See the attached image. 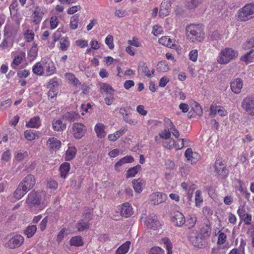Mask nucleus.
I'll list each match as a JSON object with an SVG mask.
<instances>
[{
	"label": "nucleus",
	"mask_w": 254,
	"mask_h": 254,
	"mask_svg": "<svg viewBox=\"0 0 254 254\" xmlns=\"http://www.w3.org/2000/svg\"><path fill=\"white\" fill-rule=\"evenodd\" d=\"M254 47V37L248 40L243 44L242 48L245 50H247Z\"/></svg>",
	"instance_id": "43"
},
{
	"label": "nucleus",
	"mask_w": 254,
	"mask_h": 254,
	"mask_svg": "<svg viewBox=\"0 0 254 254\" xmlns=\"http://www.w3.org/2000/svg\"><path fill=\"white\" fill-rule=\"evenodd\" d=\"M159 42L161 45L170 48H174L176 45L172 40L168 36H163L159 39Z\"/></svg>",
	"instance_id": "22"
},
{
	"label": "nucleus",
	"mask_w": 254,
	"mask_h": 254,
	"mask_svg": "<svg viewBox=\"0 0 254 254\" xmlns=\"http://www.w3.org/2000/svg\"><path fill=\"white\" fill-rule=\"evenodd\" d=\"M72 129L74 136L77 139H80L84 135L86 127L81 123H75L72 125Z\"/></svg>",
	"instance_id": "8"
},
{
	"label": "nucleus",
	"mask_w": 254,
	"mask_h": 254,
	"mask_svg": "<svg viewBox=\"0 0 254 254\" xmlns=\"http://www.w3.org/2000/svg\"><path fill=\"white\" fill-rule=\"evenodd\" d=\"M78 231H83L89 228L88 222L82 219L80 222H78L76 225Z\"/></svg>",
	"instance_id": "40"
},
{
	"label": "nucleus",
	"mask_w": 254,
	"mask_h": 254,
	"mask_svg": "<svg viewBox=\"0 0 254 254\" xmlns=\"http://www.w3.org/2000/svg\"><path fill=\"white\" fill-rule=\"evenodd\" d=\"M188 38L192 42H201L204 39V32L199 25L190 24L186 27Z\"/></svg>",
	"instance_id": "1"
},
{
	"label": "nucleus",
	"mask_w": 254,
	"mask_h": 254,
	"mask_svg": "<svg viewBox=\"0 0 254 254\" xmlns=\"http://www.w3.org/2000/svg\"><path fill=\"white\" fill-rule=\"evenodd\" d=\"M57 17L56 16H52L50 19V26L52 29L56 28L58 26Z\"/></svg>",
	"instance_id": "58"
},
{
	"label": "nucleus",
	"mask_w": 254,
	"mask_h": 254,
	"mask_svg": "<svg viewBox=\"0 0 254 254\" xmlns=\"http://www.w3.org/2000/svg\"><path fill=\"white\" fill-rule=\"evenodd\" d=\"M43 69L46 75L49 76L55 72L56 67L54 63L51 60H48L43 65Z\"/></svg>",
	"instance_id": "16"
},
{
	"label": "nucleus",
	"mask_w": 254,
	"mask_h": 254,
	"mask_svg": "<svg viewBox=\"0 0 254 254\" xmlns=\"http://www.w3.org/2000/svg\"><path fill=\"white\" fill-rule=\"evenodd\" d=\"M24 136L28 140H33L35 139V133L31 129L26 130L24 132Z\"/></svg>",
	"instance_id": "49"
},
{
	"label": "nucleus",
	"mask_w": 254,
	"mask_h": 254,
	"mask_svg": "<svg viewBox=\"0 0 254 254\" xmlns=\"http://www.w3.org/2000/svg\"><path fill=\"white\" fill-rule=\"evenodd\" d=\"M133 161L134 159L131 156H126L121 159L116 163L115 165V168L116 170L119 171L120 167L122 166L123 164L131 163Z\"/></svg>",
	"instance_id": "19"
},
{
	"label": "nucleus",
	"mask_w": 254,
	"mask_h": 254,
	"mask_svg": "<svg viewBox=\"0 0 254 254\" xmlns=\"http://www.w3.org/2000/svg\"><path fill=\"white\" fill-rule=\"evenodd\" d=\"M70 244L71 246L75 247L81 246L83 245V242L81 237L79 236H77L72 237L70 240Z\"/></svg>",
	"instance_id": "32"
},
{
	"label": "nucleus",
	"mask_w": 254,
	"mask_h": 254,
	"mask_svg": "<svg viewBox=\"0 0 254 254\" xmlns=\"http://www.w3.org/2000/svg\"><path fill=\"white\" fill-rule=\"evenodd\" d=\"M69 170L70 164L69 163L64 162L63 163L60 167L61 177L64 179H65Z\"/></svg>",
	"instance_id": "25"
},
{
	"label": "nucleus",
	"mask_w": 254,
	"mask_h": 254,
	"mask_svg": "<svg viewBox=\"0 0 254 254\" xmlns=\"http://www.w3.org/2000/svg\"><path fill=\"white\" fill-rule=\"evenodd\" d=\"M171 0H163L162 2L159 10V16L164 17L168 15L171 10Z\"/></svg>",
	"instance_id": "11"
},
{
	"label": "nucleus",
	"mask_w": 254,
	"mask_h": 254,
	"mask_svg": "<svg viewBox=\"0 0 254 254\" xmlns=\"http://www.w3.org/2000/svg\"><path fill=\"white\" fill-rule=\"evenodd\" d=\"M26 202L30 207L39 205L40 200L38 194L35 191H31L28 195Z\"/></svg>",
	"instance_id": "10"
},
{
	"label": "nucleus",
	"mask_w": 254,
	"mask_h": 254,
	"mask_svg": "<svg viewBox=\"0 0 254 254\" xmlns=\"http://www.w3.org/2000/svg\"><path fill=\"white\" fill-rule=\"evenodd\" d=\"M242 107L247 114L254 118V98L247 97L245 98L242 103Z\"/></svg>",
	"instance_id": "5"
},
{
	"label": "nucleus",
	"mask_w": 254,
	"mask_h": 254,
	"mask_svg": "<svg viewBox=\"0 0 254 254\" xmlns=\"http://www.w3.org/2000/svg\"><path fill=\"white\" fill-rule=\"evenodd\" d=\"M27 156L28 153L26 151L24 152V153L18 152L16 154L15 158L17 161H20L23 160L24 158L26 157Z\"/></svg>",
	"instance_id": "59"
},
{
	"label": "nucleus",
	"mask_w": 254,
	"mask_h": 254,
	"mask_svg": "<svg viewBox=\"0 0 254 254\" xmlns=\"http://www.w3.org/2000/svg\"><path fill=\"white\" fill-rule=\"evenodd\" d=\"M133 213L132 208L128 203L122 204L121 208V215L126 218L131 216Z\"/></svg>",
	"instance_id": "17"
},
{
	"label": "nucleus",
	"mask_w": 254,
	"mask_h": 254,
	"mask_svg": "<svg viewBox=\"0 0 254 254\" xmlns=\"http://www.w3.org/2000/svg\"><path fill=\"white\" fill-rule=\"evenodd\" d=\"M172 220L177 226H181L185 222V218L184 215L179 211L174 212Z\"/></svg>",
	"instance_id": "15"
},
{
	"label": "nucleus",
	"mask_w": 254,
	"mask_h": 254,
	"mask_svg": "<svg viewBox=\"0 0 254 254\" xmlns=\"http://www.w3.org/2000/svg\"><path fill=\"white\" fill-rule=\"evenodd\" d=\"M65 76L68 80L71 82L74 85H76L79 82V80L75 78L74 75L72 73H66Z\"/></svg>",
	"instance_id": "47"
},
{
	"label": "nucleus",
	"mask_w": 254,
	"mask_h": 254,
	"mask_svg": "<svg viewBox=\"0 0 254 254\" xmlns=\"http://www.w3.org/2000/svg\"><path fill=\"white\" fill-rule=\"evenodd\" d=\"M20 184H22L26 190L29 191L31 190L35 184V179L33 175L29 174L25 177L21 182Z\"/></svg>",
	"instance_id": "12"
},
{
	"label": "nucleus",
	"mask_w": 254,
	"mask_h": 254,
	"mask_svg": "<svg viewBox=\"0 0 254 254\" xmlns=\"http://www.w3.org/2000/svg\"><path fill=\"white\" fill-rule=\"evenodd\" d=\"M243 85V81L239 78L234 79L231 82L230 84L232 91L235 94H238L241 92Z\"/></svg>",
	"instance_id": "14"
},
{
	"label": "nucleus",
	"mask_w": 254,
	"mask_h": 254,
	"mask_svg": "<svg viewBox=\"0 0 254 254\" xmlns=\"http://www.w3.org/2000/svg\"><path fill=\"white\" fill-rule=\"evenodd\" d=\"M167 195L163 192H156L151 194L149 197V203L153 205H156L165 201Z\"/></svg>",
	"instance_id": "7"
},
{
	"label": "nucleus",
	"mask_w": 254,
	"mask_h": 254,
	"mask_svg": "<svg viewBox=\"0 0 254 254\" xmlns=\"http://www.w3.org/2000/svg\"><path fill=\"white\" fill-rule=\"evenodd\" d=\"M215 172L222 178L226 177L228 174V171L221 159H216L214 165Z\"/></svg>",
	"instance_id": "9"
},
{
	"label": "nucleus",
	"mask_w": 254,
	"mask_h": 254,
	"mask_svg": "<svg viewBox=\"0 0 254 254\" xmlns=\"http://www.w3.org/2000/svg\"><path fill=\"white\" fill-rule=\"evenodd\" d=\"M242 219L245 224L250 225L251 224L252 215L250 214L246 213Z\"/></svg>",
	"instance_id": "64"
},
{
	"label": "nucleus",
	"mask_w": 254,
	"mask_h": 254,
	"mask_svg": "<svg viewBox=\"0 0 254 254\" xmlns=\"http://www.w3.org/2000/svg\"><path fill=\"white\" fill-rule=\"evenodd\" d=\"M254 17V3L245 5L238 12V18L241 21H247Z\"/></svg>",
	"instance_id": "3"
},
{
	"label": "nucleus",
	"mask_w": 254,
	"mask_h": 254,
	"mask_svg": "<svg viewBox=\"0 0 254 254\" xmlns=\"http://www.w3.org/2000/svg\"><path fill=\"white\" fill-rule=\"evenodd\" d=\"M79 16L77 14L72 16L70 19V28L73 30L76 29L77 28Z\"/></svg>",
	"instance_id": "41"
},
{
	"label": "nucleus",
	"mask_w": 254,
	"mask_h": 254,
	"mask_svg": "<svg viewBox=\"0 0 254 254\" xmlns=\"http://www.w3.org/2000/svg\"><path fill=\"white\" fill-rule=\"evenodd\" d=\"M149 254H164V253L160 248L154 247L151 249Z\"/></svg>",
	"instance_id": "55"
},
{
	"label": "nucleus",
	"mask_w": 254,
	"mask_h": 254,
	"mask_svg": "<svg viewBox=\"0 0 254 254\" xmlns=\"http://www.w3.org/2000/svg\"><path fill=\"white\" fill-rule=\"evenodd\" d=\"M69 40L67 37L62 38L60 41V49L63 51H66L69 46Z\"/></svg>",
	"instance_id": "39"
},
{
	"label": "nucleus",
	"mask_w": 254,
	"mask_h": 254,
	"mask_svg": "<svg viewBox=\"0 0 254 254\" xmlns=\"http://www.w3.org/2000/svg\"><path fill=\"white\" fill-rule=\"evenodd\" d=\"M159 136L163 139H168L171 137V133L169 131L165 129L159 134Z\"/></svg>",
	"instance_id": "61"
},
{
	"label": "nucleus",
	"mask_w": 254,
	"mask_h": 254,
	"mask_svg": "<svg viewBox=\"0 0 254 254\" xmlns=\"http://www.w3.org/2000/svg\"><path fill=\"white\" fill-rule=\"evenodd\" d=\"M105 126L101 123H98L95 126V131L99 138H102L105 136Z\"/></svg>",
	"instance_id": "21"
},
{
	"label": "nucleus",
	"mask_w": 254,
	"mask_h": 254,
	"mask_svg": "<svg viewBox=\"0 0 254 254\" xmlns=\"http://www.w3.org/2000/svg\"><path fill=\"white\" fill-rule=\"evenodd\" d=\"M185 157L189 161H190L192 163H195L197 160L198 154L196 152H193L191 148H188L185 153Z\"/></svg>",
	"instance_id": "18"
},
{
	"label": "nucleus",
	"mask_w": 254,
	"mask_h": 254,
	"mask_svg": "<svg viewBox=\"0 0 254 254\" xmlns=\"http://www.w3.org/2000/svg\"><path fill=\"white\" fill-rule=\"evenodd\" d=\"M24 239L20 235H15L10 238L5 244V247L14 249L20 247L24 243Z\"/></svg>",
	"instance_id": "6"
},
{
	"label": "nucleus",
	"mask_w": 254,
	"mask_h": 254,
	"mask_svg": "<svg viewBox=\"0 0 254 254\" xmlns=\"http://www.w3.org/2000/svg\"><path fill=\"white\" fill-rule=\"evenodd\" d=\"M254 50H251L249 52H247L246 54L242 56L240 58V60L242 61H244L245 62H248V61H250L253 57H251V55L253 53Z\"/></svg>",
	"instance_id": "51"
},
{
	"label": "nucleus",
	"mask_w": 254,
	"mask_h": 254,
	"mask_svg": "<svg viewBox=\"0 0 254 254\" xmlns=\"http://www.w3.org/2000/svg\"><path fill=\"white\" fill-rule=\"evenodd\" d=\"M162 241L166 246V249L168 251L167 254H172V244L168 238H165L162 239Z\"/></svg>",
	"instance_id": "46"
},
{
	"label": "nucleus",
	"mask_w": 254,
	"mask_h": 254,
	"mask_svg": "<svg viewBox=\"0 0 254 254\" xmlns=\"http://www.w3.org/2000/svg\"><path fill=\"white\" fill-rule=\"evenodd\" d=\"M146 226L150 229L156 230L158 229L161 225L157 220V217L155 215L149 216L146 218L145 221Z\"/></svg>",
	"instance_id": "13"
},
{
	"label": "nucleus",
	"mask_w": 254,
	"mask_h": 254,
	"mask_svg": "<svg viewBox=\"0 0 254 254\" xmlns=\"http://www.w3.org/2000/svg\"><path fill=\"white\" fill-rule=\"evenodd\" d=\"M125 132V130L120 129L114 133L110 134L108 135V139L109 140L112 141H116L119 137L122 136Z\"/></svg>",
	"instance_id": "29"
},
{
	"label": "nucleus",
	"mask_w": 254,
	"mask_h": 254,
	"mask_svg": "<svg viewBox=\"0 0 254 254\" xmlns=\"http://www.w3.org/2000/svg\"><path fill=\"white\" fill-rule=\"evenodd\" d=\"M142 180L140 178L137 180H133L132 181V183L133 185V189L136 192L139 193L142 191Z\"/></svg>",
	"instance_id": "27"
},
{
	"label": "nucleus",
	"mask_w": 254,
	"mask_h": 254,
	"mask_svg": "<svg viewBox=\"0 0 254 254\" xmlns=\"http://www.w3.org/2000/svg\"><path fill=\"white\" fill-rule=\"evenodd\" d=\"M76 149L75 147L69 148L65 153V159L67 161L72 160L75 156Z\"/></svg>",
	"instance_id": "34"
},
{
	"label": "nucleus",
	"mask_w": 254,
	"mask_h": 254,
	"mask_svg": "<svg viewBox=\"0 0 254 254\" xmlns=\"http://www.w3.org/2000/svg\"><path fill=\"white\" fill-rule=\"evenodd\" d=\"M189 239L190 242L195 247L202 248L205 245L203 234L196 231H192L190 233Z\"/></svg>",
	"instance_id": "4"
},
{
	"label": "nucleus",
	"mask_w": 254,
	"mask_h": 254,
	"mask_svg": "<svg viewBox=\"0 0 254 254\" xmlns=\"http://www.w3.org/2000/svg\"><path fill=\"white\" fill-rule=\"evenodd\" d=\"M210 38L211 41L218 40L220 39V34L217 30H215L210 34Z\"/></svg>",
	"instance_id": "54"
},
{
	"label": "nucleus",
	"mask_w": 254,
	"mask_h": 254,
	"mask_svg": "<svg viewBox=\"0 0 254 254\" xmlns=\"http://www.w3.org/2000/svg\"><path fill=\"white\" fill-rule=\"evenodd\" d=\"M49 91L48 92V96L52 101L55 100V98L56 97L58 94V89L55 88H49Z\"/></svg>",
	"instance_id": "48"
},
{
	"label": "nucleus",
	"mask_w": 254,
	"mask_h": 254,
	"mask_svg": "<svg viewBox=\"0 0 254 254\" xmlns=\"http://www.w3.org/2000/svg\"><path fill=\"white\" fill-rule=\"evenodd\" d=\"M40 118L38 116L31 119L26 124V126L29 127H38L40 126Z\"/></svg>",
	"instance_id": "30"
},
{
	"label": "nucleus",
	"mask_w": 254,
	"mask_h": 254,
	"mask_svg": "<svg viewBox=\"0 0 254 254\" xmlns=\"http://www.w3.org/2000/svg\"><path fill=\"white\" fill-rule=\"evenodd\" d=\"M191 109L196 115L201 116L202 115V109L200 105L196 102L194 101L191 105Z\"/></svg>",
	"instance_id": "37"
},
{
	"label": "nucleus",
	"mask_w": 254,
	"mask_h": 254,
	"mask_svg": "<svg viewBox=\"0 0 254 254\" xmlns=\"http://www.w3.org/2000/svg\"><path fill=\"white\" fill-rule=\"evenodd\" d=\"M130 245V241H126L124 244L120 246L116 250V254H127Z\"/></svg>",
	"instance_id": "24"
},
{
	"label": "nucleus",
	"mask_w": 254,
	"mask_h": 254,
	"mask_svg": "<svg viewBox=\"0 0 254 254\" xmlns=\"http://www.w3.org/2000/svg\"><path fill=\"white\" fill-rule=\"evenodd\" d=\"M36 230L37 227L36 225H33L29 226L26 230H24V234L26 235L27 238H30L34 235Z\"/></svg>",
	"instance_id": "35"
},
{
	"label": "nucleus",
	"mask_w": 254,
	"mask_h": 254,
	"mask_svg": "<svg viewBox=\"0 0 254 254\" xmlns=\"http://www.w3.org/2000/svg\"><path fill=\"white\" fill-rule=\"evenodd\" d=\"M101 89L103 90L105 92L109 93H111L110 91L113 90L112 87L107 83H102L101 85Z\"/></svg>",
	"instance_id": "63"
},
{
	"label": "nucleus",
	"mask_w": 254,
	"mask_h": 254,
	"mask_svg": "<svg viewBox=\"0 0 254 254\" xmlns=\"http://www.w3.org/2000/svg\"><path fill=\"white\" fill-rule=\"evenodd\" d=\"M190 59L193 62H196L197 61V56H198V52L197 50H191L189 54Z\"/></svg>",
	"instance_id": "53"
},
{
	"label": "nucleus",
	"mask_w": 254,
	"mask_h": 254,
	"mask_svg": "<svg viewBox=\"0 0 254 254\" xmlns=\"http://www.w3.org/2000/svg\"><path fill=\"white\" fill-rule=\"evenodd\" d=\"M196 222V217L193 215H189L187 221V225L189 228H192L194 226Z\"/></svg>",
	"instance_id": "45"
},
{
	"label": "nucleus",
	"mask_w": 254,
	"mask_h": 254,
	"mask_svg": "<svg viewBox=\"0 0 254 254\" xmlns=\"http://www.w3.org/2000/svg\"><path fill=\"white\" fill-rule=\"evenodd\" d=\"M201 191L200 190H197L195 192V204L196 206L199 205L200 203L202 201V199L201 198L200 195H201Z\"/></svg>",
	"instance_id": "52"
},
{
	"label": "nucleus",
	"mask_w": 254,
	"mask_h": 254,
	"mask_svg": "<svg viewBox=\"0 0 254 254\" xmlns=\"http://www.w3.org/2000/svg\"><path fill=\"white\" fill-rule=\"evenodd\" d=\"M22 60V58L21 56H17L16 57H15V58L14 59L12 63H11V66L13 67V68H15V67H14V65H19L21 63V61Z\"/></svg>",
	"instance_id": "60"
},
{
	"label": "nucleus",
	"mask_w": 254,
	"mask_h": 254,
	"mask_svg": "<svg viewBox=\"0 0 254 254\" xmlns=\"http://www.w3.org/2000/svg\"><path fill=\"white\" fill-rule=\"evenodd\" d=\"M12 28L10 26H6L4 29V35L7 38L10 37L12 36Z\"/></svg>",
	"instance_id": "56"
},
{
	"label": "nucleus",
	"mask_w": 254,
	"mask_h": 254,
	"mask_svg": "<svg viewBox=\"0 0 254 254\" xmlns=\"http://www.w3.org/2000/svg\"><path fill=\"white\" fill-rule=\"evenodd\" d=\"M43 15V13L40 10V9L36 8V10L34 12V16L33 20V22L35 24L39 23L41 20Z\"/></svg>",
	"instance_id": "38"
},
{
	"label": "nucleus",
	"mask_w": 254,
	"mask_h": 254,
	"mask_svg": "<svg viewBox=\"0 0 254 254\" xmlns=\"http://www.w3.org/2000/svg\"><path fill=\"white\" fill-rule=\"evenodd\" d=\"M238 56L237 51L231 48H225L219 53L217 58V62L221 64H226Z\"/></svg>",
	"instance_id": "2"
},
{
	"label": "nucleus",
	"mask_w": 254,
	"mask_h": 254,
	"mask_svg": "<svg viewBox=\"0 0 254 254\" xmlns=\"http://www.w3.org/2000/svg\"><path fill=\"white\" fill-rule=\"evenodd\" d=\"M77 114L74 112H69L62 116V119L69 122H73L77 118Z\"/></svg>",
	"instance_id": "31"
},
{
	"label": "nucleus",
	"mask_w": 254,
	"mask_h": 254,
	"mask_svg": "<svg viewBox=\"0 0 254 254\" xmlns=\"http://www.w3.org/2000/svg\"><path fill=\"white\" fill-rule=\"evenodd\" d=\"M28 191L22 186V184H19L17 188L14 192V197L19 199L23 197Z\"/></svg>",
	"instance_id": "23"
},
{
	"label": "nucleus",
	"mask_w": 254,
	"mask_h": 254,
	"mask_svg": "<svg viewBox=\"0 0 254 254\" xmlns=\"http://www.w3.org/2000/svg\"><path fill=\"white\" fill-rule=\"evenodd\" d=\"M203 0H188L186 5L189 9H193L201 4Z\"/></svg>",
	"instance_id": "28"
},
{
	"label": "nucleus",
	"mask_w": 254,
	"mask_h": 254,
	"mask_svg": "<svg viewBox=\"0 0 254 254\" xmlns=\"http://www.w3.org/2000/svg\"><path fill=\"white\" fill-rule=\"evenodd\" d=\"M52 127L55 131L61 132L66 128V124L60 120H54L52 122Z\"/></svg>",
	"instance_id": "20"
},
{
	"label": "nucleus",
	"mask_w": 254,
	"mask_h": 254,
	"mask_svg": "<svg viewBox=\"0 0 254 254\" xmlns=\"http://www.w3.org/2000/svg\"><path fill=\"white\" fill-rule=\"evenodd\" d=\"M169 69V65L165 61L159 62L157 65V70L159 72H166Z\"/></svg>",
	"instance_id": "36"
},
{
	"label": "nucleus",
	"mask_w": 254,
	"mask_h": 254,
	"mask_svg": "<svg viewBox=\"0 0 254 254\" xmlns=\"http://www.w3.org/2000/svg\"><path fill=\"white\" fill-rule=\"evenodd\" d=\"M113 40V37L111 35H108L105 39V43L110 49H113L114 47Z\"/></svg>",
	"instance_id": "50"
},
{
	"label": "nucleus",
	"mask_w": 254,
	"mask_h": 254,
	"mask_svg": "<svg viewBox=\"0 0 254 254\" xmlns=\"http://www.w3.org/2000/svg\"><path fill=\"white\" fill-rule=\"evenodd\" d=\"M81 7L80 5H74L67 10V13L68 14H72L75 13L78 10H80Z\"/></svg>",
	"instance_id": "62"
},
{
	"label": "nucleus",
	"mask_w": 254,
	"mask_h": 254,
	"mask_svg": "<svg viewBox=\"0 0 254 254\" xmlns=\"http://www.w3.org/2000/svg\"><path fill=\"white\" fill-rule=\"evenodd\" d=\"M226 240V235L225 233L221 232L219 234L218 238V244L220 245L223 244Z\"/></svg>",
	"instance_id": "57"
},
{
	"label": "nucleus",
	"mask_w": 254,
	"mask_h": 254,
	"mask_svg": "<svg viewBox=\"0 0 254 254\" xmlns=\"http://www.w3.org/2000/svg\"><path fill=\"white\" fill-rule=\"evenodd\" d=\"M47 143L52 149H59L61 145V141L55 137L50 138L48 140Z\"/></svg>",
	"instance_id": "26"
},
{
	"label": "nucleus",
	"mask_w": 254,
	"mask_h": 254,
	"mask_svg": "<svg viewBox=\"0 0 254 254\" xmlns=\"http://www.w3.org/2000/svg\"><path fill=\"white\" fill-rule=\"evenodd\" d=\"M140 169L141 166L140 165H137L129 169L127 171V178H128L134 177Z\"/></svg>",
	"instance_id": "33"
},
{
	"label": "nucleus",
	"mask_w": 254,
	"mask_h": 254,
	"mask_svg": "<svg viewBox=\"0 0 254 254\" xmlns=\"http://www.w3.org/2000/svg\"><path fill=\"white\" fill-rule=\"evenodd\" d=\"M33 72L37 75H42L44 72L43 66L40 63H36L32 68Z\"/></svg>",
	"instance_id": "42"
},
{
	"label": "nucleus",
	"mask_w": 254,
	"mask_h": 254,
	"mask_svg": "<svg viewBox=\"0 0 254 254\" xmlns=\"http://www.w3.org/2000/svg\"><path fill=\"white\" fill-rule=\"evenodd\" d=\"M83 216L84 217V220L88 222L92 218V212L89 209H85L82 213Z\"/></svg>",
	"instance_id": "44"
}]
</instances>
